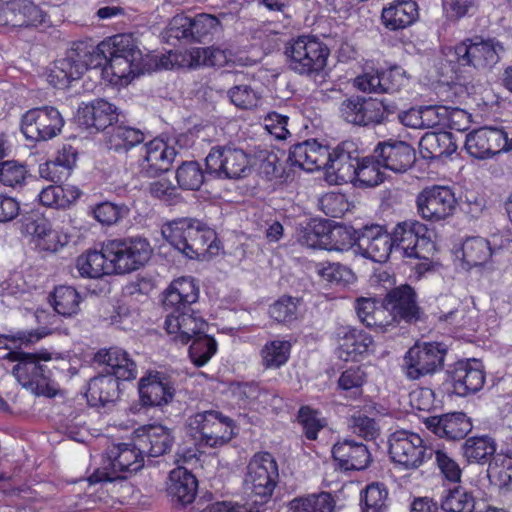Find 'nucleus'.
<instances>
[{"label":"nucleus","mask_w":512,"mask_h":512,"mask_svg":"<svg viewBox=\"0 0 512 512\" xmlns=\"http://www.w3.org/2000/svg\"><path fill=\"white\" fill-rule=\"evenodd\" d=\"M101 69L112 84H127L142 73V52L131 34H118L97 46L76 44L65 58L55 61L48 82L58 89L67 88L88 69Z\"/></svg>","instance_id":"nucleus-1"},{"label":"nucleus","mask_w":512,"mask_h":512,"mask_svg":"<svg viewBox=\"0 0 512 512\" xmlns=\"http://www.w3.org/2000/svg\"><path fill=\"white\" fill-rule=\"evenodd\" d=\"M198 298L199 287L191 277L174 280L165 290L162 300L168 312L165 328L169 334H175V341L187 344L206 331L208 324L191 308Z\"/></svg>","instance_id":"nucleus-2"},{"label":"nucleus","mask_w":512,"mask_h":512,"mask_svg":"<svg viewBox=\"0 0 512 512\" xmlns=\"http://www.w3.org/2000/svg\"><path fill=\"white\" fill-rule=\"evenodd\" d=\"M162 234L189 259L205 255L216 239L214 230L195 218L175 219L162 229Z\"/></svg>","instance_id":"nucleus-3"},{"label":"nucleus","mask_w":512,"mask_h":512,"mask_svg":"<svg viewBox=\"0 0 512 512\" xmlns=\"http://www.w3.org/2000/svg\"><path fill=\"white\" fill-rule=\"evenodd\" d=\"M3 359L17 362L12 369V374L24 388L36 395L55 396L56 389L51 383V372L46 365L40 364V361L52 359L49 352L27 353L10 350L3 356Z\"/></svg>","instance_id":"nucleus-4"},{"label":"nucleus","mask_w":512,"mask_h":512,"mask_svg":"<svg viewBox=\"0 0 512 512\" xmlns=\"http://www.w3.org/2000/svg\"><path fill=\"white\" fill-rule=\"evenodd\" d=\"M279 482L278 464L268 452L256 453L246 466L243 490L252 502L264 505Z\"/></svg>","instance_id":"nucleus-5"},{"label":"nucleus","mask_w":512,"mask_h":512,"mask_svg":"<svg viewBox=\"0 0 512 512\" xmlns=\"http://www.w3.org/2000/svg\"><path fill=\"white\" fill-rule=\"evenodd\" d=\"M329 48L314 36H299L285 46L288 67L300 74H319L326 66Z\"/></svg>","instance_id":"nucleus-6"},{"label":"nucleus","mask_w":512,"mask_h":512,"mask_svg":"<svg viewBox=\"0 0 512 512\" xmlns=\"http://www.w3.org/2000/svg\"><path fill=\"white\" fill-rule=\"evenodd\" d=\"M187 428L194 440L210 448L222 447L236 434L234 421L215 410L198 412L190 416Z\"/></svg>","instance_id":"nucleus-7"},{"label":"nucleus","mask_w":512,"mask_h":512,"mask_svg":"<svg viewBox=\"0 0 512 512\" xmlns=\"http://www.w3.org/2000/svg\"><path fill=\"white\" fill-rule=\"evenodd\" d=\"M106 251L109 267L116 274H125L143 267L151 257L152 247L145 238L129 237L107 240Z\"/></svg>","instance_id":"nucleus-8"},{"label":"nucleus","mask_w":512,"mask_h":512,"mask_svg":"<svg viewBox=\"0 0 512 512\" xmlns=\"http://www.w3.org/2000/svg\"><path fill=\"white\" fill-rule=\"evenodd\" d=\"M390 234L394 251L403 257L427 259L434 247L427 226L418 220L398 222Z\"/></svg>","instance_id":"nucleus-9"},{"label":"nucleus","mask_w":512,"mask_h":512,"mask_svg":"<svg viewBox=\"0 0 512 512\" xmlns=\"http://www.w3.org/2000/svg\"><path fill=\"white\" fill-rule=\"evenodd\" d=\"M446 354L447 347L443 343L416 344L405 353L401 371L407 379L419 380L440 371L444 366Z\"/></svg>","instance_id":"nucleus-10"},{"label":"nucleus","mask_w":512,"mask_h":512,"mask_svg":"<svg viewBox=\"0 0 512 512\" xmlns=\"http://www.w3.org/2000/svg\"><path fill=\"white\" fill-rule=\"evenodd\" d=\"M504 52L503 45L494 38L483 39L480 36L466 38L453 49L455 61L459 66H469L477 70L491 69L500 60Z\"/></svg>","instance_id":"nucleus-11"},{"label":"nucleus","mask_w":512,"mask_h":512,"mask_svg":"<svg viewBox=\"0 0 512 512\" xmlns=\"http://www.w3.org/2000/svg\"><path fill=\"white\" fill-rule=\"evenodd\" d=\"M206 170L219 179H240L251 171L250 158L246 152L233 145H217L205 158Z\"/></svg>","instance_id":"nucleus-12"},{"label":"nucleus","mask_w":512,"mask_h":512,"mask_svg":"<svg viewBox=\"0 0 512 512\" xmlns=\"http://www.w3.org/2000/svg\"><path fill=\"white\" fill-rule=\"evenodd\" d=\"M395 109V105L382 100L354 95L340 103L339 116L349 124L368 126L382 123Z\"/></svg>","instance_id":"nucleus-13"},{"label":"nucleus","mask_w":512,"mask_h":512,"mask_svg":"<svg viewBox=\"0 0 512 512\" xmlns=\"http://www.w3.org/2000/svg\"><path fill=\"white\" fill-rule=\"evenodd\" d=\"M388 443L392 461L408 470L418 468L433 454V450L423 444V439L417 433L407 430L393 432Z\"/></svg>","instance_id":"nucleus-14"},{"label":"nucleus","mask_w":512,"mask_h":512,"mask_svg":"<svg viewBox=\"0 0 512 512\" xmlns=\"http://www.w3.org/2000/svg\"><path fill=\"white\" fill-rule=\"evenodd\" d=\"M64 118L52 106L32 108L21 118V132L27 140L48 141L62 131Z\"/></svg>","instance_id":"nucleus-15"},{"label":"nucleus","mask_w":512,"mask_h":512,"mask_svg":"<svg viewBox=\"0 0 512 512\" xmlns=\"http://www.w3.org/2000/svg\"><path fill=\"white\" fill-rule=\"evenodd\" d=\"M416 204L423 219L438 222L453 215L457 200L449 187L432 186L418 194Z\"/></svg>","instance_id":"nucleus-16"},{"label":"nucleus","mask_w":512,"mask_h":512,"mask_svg":"<svg viewBox=\"0 0 512 512\" xmlns=\"http://www.w3.org/2000/svg\"><path fill=\"white\" fill-rule=\"evenodd\" d=\"M46 18V12L31 0H0V25L36 28Z\"/></svg>","instance_id":"nucleus-17"},{"label":"nucleus","mask_w":512,"mask_h":512,"mask_svg":"<svg viewBox=\"0 0 512 512\" xmlns=\"http://www.w3.org/2000/svg\"><path fill=\"white\" fill-rule=\"evenodd\" d=\"M140 404L145 408L169 404L176 389L171 378L163 372L150 371L138 382Z\"/></svg>","instance_id":"nucleus-18"},{"label":"nucleus","mask_w":512,"mask_h":512,"mask_svg":"<svg viewBox=\"0 0 512 512\" xmlns=\"http://www.w3.org/2000/svg\"><path fill=\"white\" fill-rule=\"evenodd\" d=\"M357 248L362 256L379 263L385 262L394 251L390 232L378 224L366 225L358 230Z\"/></svg>","instance_id":"nucleus-19"},{"label":"nucleus","mask_w":512,"mask_h":512,"mask_svg":"<svg viewBox=\"0 0 512 512\" xmlns=\"http://www.w3.org/2000/svg\"><path fill=\"white\" fill-rule=\"evenodd\" d=\"M360 160L359 151L352 141H344L330 151L329 163L325 167L327 179L335 184L352 182Z\"/></svg>","instance_id":"nucleus-20"},{"label":"nucleus","mask_w":512,"mask_h":512,"mask_svg":"<svg viewBox=\"0 0 512 512\" xmlns=\"http://www.w3.org/2000/svg\"><path fill=\"white\" fill-rule=\"evenodd\" d=\"M452 383V392L465 397L478 392L485 383V374L479 360H459L447 370Z\"/></svg>","instance_id":"nucleus-21"},{"label":"nucleus","mask_w":512,"mask_h":512,"mask_svg":"<svg viewBox=\"0 0 512 512\" xmlns=\"http://www.w3.org/2000/svg\"><path fill=\"white\" fill-rule=\"evenodd\" d=\"M384 303L392 313V320L412 324L421 319L422 311L417 302V295L409 285H401L390 290Z\"/></svg>","instance_id":"nucleus-22"},{"label":"nucleus","mask_w":512,"mask_h":512,"mask_svg":"<svg viewBox=\"0 0 512 512\" xmlns=\"http://www.w3.org/2000/svg\"><path fill=\"white\" fill-rule=\"evenodd\" d=\"M177 151L164 140L155 138L143 147L142 159L139 162L140 172L146 177H156L170 170Z\"/></svg>","instance_id":"nucleus-23"},{"label":"nucleus","mask_w":512,"mask_h":512,"mask_svg":"<svg viewBox=\"0 0 512 512\" xmlns=\"http://www.w3.org/2000/svg\"><path fill=\"white\" fill-rule=\"evenodd\" d=\"M374 157L383 168L396 173L406 172L416 161L414 148L398 140L379 142L374 149Z\"/></svg>","instance_id":"nucleus-24"},{"label":"nucleus","mask_w":512,"mask_h":512,"mask_svg":"<svg viewBox=\"0 0 512 512\" xmlns=\"http://www.w3.org/2000/svg\"><path fill=\"white\" fill-rule=\"evenodd\" d=\"M503 142V129L484 126L466 135L465 149L471 157L484 160L501 153Z\"/></svg>","instance_id":"nucleus-25"},{"label":"nucleus","mask_w":512,"mask_h":512,"mask_svg":"<svg viewBox=\"0 0 512 512\" xmlns=\"http://www.w3.org/2000/svg\"><path fill=\"white\" fill-rule=\"evenodd\" d=\"M107 455L112 470L111 474L106 475L108 481L116 478H126L122 473L137 472L144 465L145 455L135 448V435L131 443L113 445L108 450Z\"/></svg>","instance_id":"nucleus-26"},{"label":"nucleus","mask_w":512,"mask_h":512,"mask_svg":"<svg viewBox=\"0 0 512 512\" xmlns=\"http://www.w3.org/2000/svg\"><path fill=\"white\" fill-rule=\"evenodd\" d=\"M330 150L316 140H306L293 145L289 150L288 162L305 171L324 169L329 163Z\"/></svg>","instance_id":"nucleus-27"},{"label":"nucleus","mask_w":512,"mask_h":512,"mask_svg":"<svg viewBox=\"0 0 512 512\" xmlns=\"http://www.w3.org/2000/svg\"><path fill=\"white\" fill-rule=\"evenodd\" d=\"M135 448L148 458H155L170 451L174 437L164 426H148L135 432Z\"/></svg>","instance_id":"nucleus-28"},{"label":"nucleus","mask_w":512,"mask_h":512,"mask_svg":"<svg viewBox=\"0 0 512 512\" xmlns=\"http://www.w3.org/2000/svg\"><path fill=\"white\" fill-rule=\"evenodd\" d=\"M117 108L105 99H95L79 107L77 119L87 129L105 130L117 120Z\"/></svg>","instance_id":"nucleus-29"},{"label":"nucleus","mask_w":512,"mask_h":512,"mask_svg":"<svg viewBox=\"0 0 512 512\" xmlns=\"http://www.w3.org/2000/svg\"><path fill=\"white\" fill-rule=\"evenodd\" d=\"M425 425L440 438L452 441L465 438L472 430L470 419L462 412L428 417Z\"/></svg>","instance_id":"nucleus-30"},{"label":"nucleus","mask_w":512,"mask_h":512,"mask_svg":"<svg viewBox=\"0 0 512 512\" xmlns=\"http://www.w3.org/2000/svg\"><path fill=\"white\" fill-rule=\"evenodd\" d=\"M94 360L105 365L107 373L122 381H130L137 376L136 362L122 348L111 347L100 350L95 354Z\"/></svg>","instance_id":"nucleus-31"},{"label":"nucleus","mask_w":512,"mask_h":512,"mask_svg":"<svg viewBox=\"0 0 512 512\" xmlns=\"http://www.w3.org/2000/svg\"><path fill=\"white\" fill-rule=\"evenodd\" d=\"M332 456L344 470H363L371 462L367 446L348 438L333 445Z\"/></svg>","instance_id":"nucleus-32"},{"label":"nucleus","mask_w":512,"mask_h":512,"mask_svg":"<svg viewBox=\"0 0 512 512\" xmlns=\"http://www.w3.org/2000/svg\"><path fill=\"white\" fill-rule=\"evenodd\" d=\"M418 16V5L414 0H400L384 8L381 19L387 29L396 31L413 24Z\"/></svg>","instance_id":"nucleus-33"},{"label":"nucleus","mask_w":512,"mask_h":512,"mask_svg":"<svg viewBox=\"0 0 512 512\" xmlns=\"http://www.w3.org/2000/svg\"><path fill=\"white\" fill-rule=\"evenodd\" d=\"M120 379L106 372L92 378L88 385L86 397L93 406H104L115 402L120 396Z\"/></svg>","instance_id":"nucleus-34"},{"label":"nucleus","mask_w":512,"mask_h":512,"mask_svg":"<svg viewBox=\"0 0 512 512\" xmlns=\"http://www.w3.org/2000/svg\"><path fill=\"white\" fill-rule=\"evenodd\" d=\"M197 487V479L187 468L178 466L170 472L167 492L181 504H189L195 499Z\"/></svg>","instance_id":"nucleus-35"},{"label":"nucleus","mask_w":512,"mask_h":512,"mask_svg":"<svg viewBox=\"0 0 512 512\" xmlns=\"http://www.w3.org/2000/svg\"><path fill=\"white\" fill-rule=\"evenodd\" d=\"M373 338L368 333L349 329L341 337L337 349L338 357L343 361L356 360L373 346Z\"/></svg>","instance_id":"nucleus-36"},{"label":"nucleus","mask_w":512,"mask_h":512,"mask_svg":"<svg viewBox=\"0 0 512 512\" xmlns=\"http://www.w3.org/2000/svg\"><path fill=\"white\" fill-rule=\"evenodd\" d=\"M108 264H110V257L107 255L106 242H104L100 251H88L80 255L76 261V268L82 277L99 278L114 273V269Z\"/></svg>","instance_id":"nucleus-37"},{"label":"nucleus","mask_w":512,"mask_h":512,"mask_svg":"<svg viewBox=\"0 0 512 512\" xmlns=\"http://www.w3.org/2000/svg\"><path fill=\"white\" fill-rule=\"evenodd\" d=\"M419 146L423 157L430 159L448 157L457 150V144L450 132L426 133Z\"/></svg>","instance_id":"nucleus-38"},{"label":"nucleus","mask_w":512,"mask_h":512,"mask_svg":"<svg viewBox=\"0 0 512 512\" xmlns=\"http://www.w3.org/2000/svg\"><path fill=\"white\" fill-rule=\"evenodd\" d=\"M106 135L108 149L116 153H126L145 140V134L140 129L126 125L112 126Z\"/></svg>","instance_id":"nucleus-39"},{"label":"nucleus","mask_w":512,"mask_h":512,"mask_svg":"<svg viewBox=\"0 0 512 512\" xmlns=\"http://www.w3.org/2000/svg\"><path fill=\"white\" fill-rule=\"evenodd\" d=\"M496 442L489 436H474L466 439L462 446L463 456L468 462L485 464L495 457Z\"/></svg>","instance_id":"nucleus-40"},{"label":"nucleus","mask_w":512,"mask_h":512,"mask_svg":"<svg viewBox=\"0 0 512 512\" xmlns=\"http://www.w3.org/2000/svg\"><path fill=\"white\" fill-rule=\"evenodd\" d=\"M336 502L329 492L296 497L289 503V512H334Z\"/></svg>","instance_id":"nucleus-41"},{"label":"nucleus","mask_w":512,"mask_h":512,"mask_svg":"<svg viewBox=\"0 0 512 512\" xmlns=\"http://www.w3.org/2000/svg\"><path fill=\"white\" fill-rule=\"evenodd\" d=\"M328 221L311 220L297 231V240L302 246L313 249H324L329 245L327 241Z\"/></svg>","instance_id":"nucleus-42"},{"label":"nucleus","mask_w":512,"mask_h":512,"mask_svg":"<svg viewBox=\"0 0 512 512\" xmlns=\"http://www.w3.org/2000/svg\"><path fill=\"white\" fill-rule=\"evenodd\" d=\"M50 301L59 315L71 317L79 311L81 297L75 288L61 285L51 293Z\"/></svg>","instance_id":"nucleus-43"},{"label":"nucleus","mask_w":512,"mask_h":512,"mask_svg":"<svg viewBox=\"0 0 512 512\" xmlns=\"http://www.w3.org/2000/svg\"><path fill=\"white\" fill-rule=\"evenodd\" d=\"M381 163L374 157H364L359 160L352 182L357 187H374L383 182L380 171Z\"/></svg>","instance_id":"nucleus-44"},{"label":"nucleus","mask_w":512,"mask_h":512,"mask_svg":"<svg viewBox=\"0 0 512 512\" xmlns=\"http://www.w3.org/2000/svg\"><path fill=\"white\" fill-rule=\"evenodd\" d=\"M189 66L192 68L223 67L230 60L231 53L228 50L218 47H199L193 49L189 54Z\"/></svg>","instance_id":"nucleus-45"},{"label":"nucleus","mask_w":512,"mask_h":512,"mask_svg":"<svg viewBox=\"0 0 512 512\" xmlns=\"http://www.w3.org/2000/svg\"><path fill=\"white\" fill-rule=\"evenodd\" d=\"M491 256L492 249L485 238L470 237L462 244V259L469 267L483 265Z\"/></svg>","instance_id":"nucleus-46"},{"label":"nucleus","mask_w":512,"mask_h":512,"mask_svg":"<svg viewBox=\"0 0 512 512\" xmlns=\"http://www.w3.org/2000/svg\"><path fill=\"white\" fill-rule=\"evenodd\" d=\"M422 129L434 128L445 124L447 120L454 122V119H467L463 110L454 109L449 113L448 108L440 105H430L420 107Z\"/></svg>","instance_id":"nucleus-47"},{"label":"nucleus","mask_w":512,"mask_h":512,"mask_svg":"<svg viewBox=\"0 0 512 512\" xmlns=\"http://www.w3.org/2000/svg\"><path fill=\"white\" fill-rule=\"evenodd\" d=\"M291 343L286 340H272L261 349L262 365L267 369H277L289 359Z\"/></svg>","instance_id":"nucleus-48"},{"label":"nucleus","mask_w":512,"mask_h":512,"mask_svg":"<svg viewBox=\"0 0 512 512\" xmlns=\"http://www.w3.org/2000/svg\"><path fill=\"white\" fill-rule=\"evenodd\" d=\"M366 382V373L360 366H353L342 372L338 379V389L345 397L351 399L359 398L362 393L363 384Z\"/></svg>","instance_id":"nucleus-49"},{"label":"nucleus","mask_w":512,"mask_h":512,"mask_svg":"<svg viewBox=\"0 0 512 512\" xmlns=\"http://www.w3.org/2000/svg\"><path fill=\"white\" fill-rule=\"evenodd\" d=\"M441 508L445 512H473L475 500L471 493L462 487L447 490L441 500Z\"/></svg>","instance_id":"nucleus-50"},{"label":"nucleus","mask_w":512,"mask_h":512,"mask_svg":"<svg viewBox=\"0 0 512 512\" xmlns=\"http://www.w3.org/2000/svg\"><path fill=\"white\" fill-rule=\"evenodd\" d=\"M204 172L197 161H185L176 170V180L183 190H199L204 183Z\"/></svg>","instance_id":"nucleus-51"},{"label":"nucleus","mask_w":512,"mask_h":512,"mask_svg":"<svg viewBox=\"0 0 512 512\" xmlns=\"http://www.w3.org/2000/svg\"><path fill=\"white\" fill-rule=\"evenodd\" d=\"M190 39L192 42H202L213 34L221 31L220 20L211 14H198L191 18Z\"/></svg>","instance_id":"nucleus-52"},{"label":"nucleus","mask_w":512,"mask_h":512,"mask_svg":"<svg viewBox=\"0 0 512 512\" xmlns=\"http://www.w3.org/2000/svg\"><path fill=\"white\" fill-rule=\"evenodd\" d=\"M217 342L205 332L193 338L189 348V356L197 367L204 366L216 353Z\"/></svg>","instance_id":"nucleus-53"},{"label":"nucleus","mask_w":512,"mask_h":512,"mask_svg":"<svg viewBox=\"0 0 512 512\" xmlns=\"http://www.w3.org/2000/svg\"><path fill=\"white\" fill-rule=\"evenodd\" d=\"M388 492L378 483L370 484L361 494L362 512H388Z\"/></svg>","instance_id":"nucleus-54"},{"label":"nucleus","mask_w":512,"mask_h":512,"mask_svg":"<svg viewBox=\"0 0 512 512\" xmlns=\"http://www.w3.org/2000/svg\"><path fill=\"white\" fill-rule=\"evenodd\" d=\"M326 250L344 251L352 246H357V233L358 230H352L344 226L332 227L328 222Z\"/></svg>","instance_id":"nucleus-55"},{"label":"nucleus","mask_w":512,"mask_h":512,"mask_svg":"<svg viewBox=\"0 0 512 512\" xmlns=\"http://www.w3.org/2000/svg\"><path fill=\"white\" fill-rule=\"evenodd\" d=\"M298 421L302 425L304 435L309 440H316L318 432L327 425L325 418L320 416V412L309 406H302L299 409Z\"/></svg>","instance_id":"nucleus-56"},{"label":"nucleus","mask_w":512,"mask_h":512,"mask_svg":"<svg viewBox=\"0 0 512 512\" xmlns=\"http://www.w3.org/2000/svg\"><path fill=\"white\" fill-rule=\"evenodd\" d=\"M129 209L125 205L102 202L93 209L94 218L102 225L111 226L126 217Z\"/></svg>","instance_id":"nucleus-57"},{"label":"nucleus","mask_w":512,"mask_h":512,"mask_svg":"<svg viewBox=\"0 0 512 512\" xmlns=\"http://www.w3.org/2000/svg\"><path fill=\"white\" fill-rule=\"evenodd\" d=\"M318 274L331 284L346 285L354 280L351 269L340 263L320 264Z\"/></svg>","instance_id":"nucleus-58"},{"label":"nucleus","mask_w":512,"mask_h":512,"mask_svg":"<svg viewBox=\"0 0 512 512\" xmlns=\"http://www.w3.org/2000/svg\"><path fill=\"white\" fill-rule=\"evenodd\" d=\"M27 169L16 161H5L0 164V182L12 188L21 187L27 177Z\"/></svg>","instance_id":"nucleus-59"},{"label":"nucleus","mask_w":512,"mask_h":512,"mask_svg":"<svg viewBox=\"0 0 512 512\" xmlns=\"http://www.w3.org/2000/svg\"><path fill=\"white\" fill-rule=\"evenodd\" d=\"M298 299L293 297H281L269 308L271 318L279 323L290 322L296 318Z\"/></svg>","instance_id":"nucleus-60"},{"label":"nucleus","mask_w":512,"mask_h":512,"mask_svg":"<svg viewBox=\"0 0 512 512\" xmlns=\"http://www.w3.org/2000/svg\"><path fill=\"white\" fill-rule=\"evenodd\" d=\"M442 6L447 19L451 21L472 16L478 10L476 0H443Z\"/></svg>","instance_id":"nucleus-61"},{"label":"nucleus","mask_w":512,"mask_h":512,"mask_svg":"<svg viewBox=\"0 0 512 512\" xmlns=\"http://www.w3.org/2000/svg\"><path fill=\"white\" fill-rule=\"evenodd\" d=\"M231 102L241 109H252L257 106L260 96L251 86L236 85L228 91Z\"/></svg>","instance_id":"nucleus-62"},{"label":"nucleus","mask_w":512,"mask_h":512,"mask_svg":"<svg viewBox=\"0 0 512 512\" xmlns=\"http://www.w3.org/2000/svg\"><path fill=\"white\" fill-rule=\"evenodd\" d=\"M382 93L399 92L408 83L406 72L401 67H391L388 70L380 71Z\"/></svg>","instance_id":"nucleus-63"},{"label":"nucleus","mask_w":512,"mask_h":512,"mask_svg":"<svg viewBox=\"0 0 512 512\" xmlns=\"http://www.w3.org/2000/svg\"><path fill=\"white\" fill-rule=\"evenodd\" d=\"M319 208L332 218L341 217L348 210V202L341 193L329 192L318 201Z\"/></svg>","instance_id":"nucleus-64"}]
</instances>
